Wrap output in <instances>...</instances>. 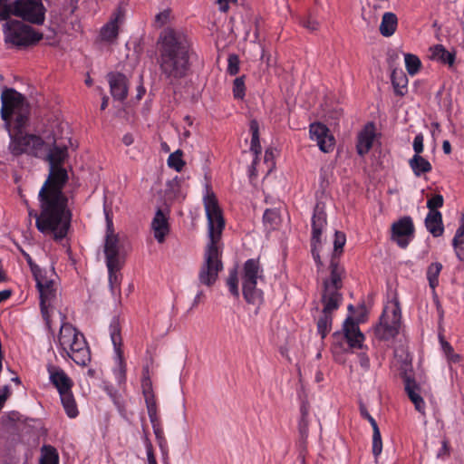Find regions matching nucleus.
<instances>
[{"label":"nucleus","instance_id":"nucleus-1","mask_svg":"<svg viewBox=\"0 0 464 464\" xmlns=\"http://www.w3.org/2000/svg\"><path fill=\"white\" fill-rule=\"evenodd\" d=\"M1 117L10 128L11 153L14 156L26 153L36 158H45L50 168L63 167L68 158L66 145L60 146L53 141L49 146L39 135L24 131L30 115V105L26 98L16 90L7 88L1 94Z\"/></svg>","mask_w":464,"mask_h":464},{"label":"nucleus","instance_id":"nucleus-36","mask_svg":"<svg viewBox=\"0 0 464 464\" xmlns=\"http://www.w3.org/2000/svg\"><path fill=\"white\" fill-rule=\"evenodd\" d=\"M40 464H59V455L56 449L51 445L43 446Z\"/></svg>","mask_w":464,"mask_h":464},{"label":"nucleus","instance_id":"nucleus-19","mask_svg":"<svg viewBox=\"0 0 464 464\" xmlns=\"http://www.w3.org/2000/svg\"><path fill=\"white\" fill-rule=\"evenodd\" d=\"M404 386L405 392L411 401L414 404L415 410L421 414H425L426 404L420 394V386L415 380L406 376L404 378Z\"/></svg>","mask_w":464,"mask_h":464},{"label":"nucleus","instance_id":"nucleus-52","mask_svg":"<svg viewBox=\"0 0 464 464\" xmlns=\"http://www.w3.org/2000/svg\"><path fill=\"white\" fill-rule=\"evenodd\" d=\"M144 443L147 452L148 464H158L154 454L152 443L147 435H145Z\"/></svg>","mask_w":464,"mask_h":464},{"label":"nucleus","instance_id":"nucleus-9","mask_svg":"<svg viewBox=\"0 0 464 464\" xmlns=\"http://www.w3.org/2000/svg\"><path fill=\"white\" fill-rule=\"evenodd\" d=\"M4 34L6 43L18 47L34 45L43 38V34L18 20L7 21L4 24Z\"/></svg>","mask_w":464,"mask_h":464},{"label":"nucleus","instance_id":"nucleus-47","mask_svg":"<svg viewBox=\"0 0 464 464\" xmlns=\"http://www.w3.org/2000/svg\"><path fill=\"white\" fill-rule=\"evenodd\" d=\"M49 273L51 275H53L54 269L52 268L51 270L47 271L45 269L38 267V271L34 270V272H32L36 283V287H42L43 283L50 279V276H48Z\"/></svg>","mask_w":464,"mask_h":464},{"label":"nucleus","instance_id":"nucleus-28","mask_svg":"<svg viewBox=\"0 0 464 464\" xmlns=\"http://www.w3.org/2000/svg\"><path fill=\"white\" fill-rule=\"evenodd\" d=\"M60 399L67 416L71 419L76 418L79 415V411L72 391L60 394Z\"/></svg>","mask_w":464,"mask_h":464},{"label":"nucleus","instance_id":"nucleus-21","mask_svg":"<svg viewBox=\"0 0 464 464\" xmlns=\"http://www.w3.org/2000/svg\"><path fill=\"white\" fill-rule=\"evenodd\" d=\"M326 213L324 210L318 206L314 208V214L312 217V237L311 240L314 242H321V236L324 229L327 219Z\"/></svg>","mask_w":464,"mask_h":464},{"label":"nucleus","instance_id":"nucleus-15","mask_svg":"<svg viewBox=\"0 0 464 464\" xmlns=\"http://www.w3.org/2000/svg\"><path fill=\"white\" fill-rule=\"evenodd\" d=\"M107 79L111 96L117 101H124L129 91L127 77L121 72H110Z\"/></svg>","mask_w":464,"mask_h":464},{"label":"nucleus","instance_id":"nucleus-35","mask_svg":"<svg viewBox=\"0 0 464 464\" xmlns=\"http://www.w3.org/2000/svg\"><path fill=\"white\" fill-rule=\"evenodd\" d=\"M345 243H346L345 234L341 231H336L334 234V254L331 258L330 266H332L333 261L335 260L337 265L339 266L343 267L339 264L338 256L343 252ZM329 269L331 270V266H329Z\"/></svg>","mask_w":464,"mask_h":464},{"label":"nucleus","instance_id":"nucleus-27","mask_svg":"<svg viewBox=\"0 0 464 464\" xmlns=\"http://www.w3.org/2000/svg\"><path fill=\"white\" fill-rule=\"evenodd\" d=\"M409 166L416 177H420L431 171L432 166L429 160L420 155H413L409 160Z\"/></svg>","mask_w":464,"mask_h":464},{"label":"nucleus","instance_id":"nucleus-34","mask_svg":"<svg viewBox=\"0 0 464 464\" xmlns=\"http://www.w3.org/2000/svg\"><path fill=\"white\" fill-rule=\"evenodd\" d=\"M442 264L440 262L431 263L426 272L427 280L431 289H435L439 285V276L442 270Z\"/></svg>","mask_w":464,"mask_h":464},{"label":"nucleus","instance_id":"nucleus-57","mask_svg":"<svg viewBox=\"0 0 464 464\" xmlns=\"http://www.w3.org/2000/svg\"><path fill=\"white\" fill-rule=\"evenodd\" d=\"M302 24L304 27L310 31H316L319 28V24L316 21L312 20L310 18L304 19L302 22Z\"/></svg>","mask_w":464,"mask_h":464},{"label":"nucleus","instance_id":"nucleus-41","mask_svg":"<svg viewBox=\"0 0 464 464\" xmlns=\"http://www.w3.org/2000/svg\"><path fill=\"white\" fill-rule=\"evenodd\" d=\"M227 285L228 290L232 295L238 298L239 297V288H238V276L237 271L236 269L230 270L228 277L227 279Z\"/></svg>","mask_w":464,"mask_h":464},{"label":"nucleus","instance_id":"nucleus-56","mask_svg":"<svg viewBox=\"0 0 464 464\" xmlns=\"http://www.w3.org/2000/svg\"><path fill=\"white\" fill-rule=\"evenodd\" d=\"M169 18V11L165 10L163 12L159 13L156 15L155 20H156V23H158L161 26L168 22Z\"/></svg>","mask_w":464,"mask_h":464},{"label":"nucleus","instance_id":"nucleus-58","mask_svg":"<svg viewBox=\"0 0 464 464\" xmlns=\"http://www.w3.org/2000/svg\"><path fill=\"white\" fill-rule=\"evenodd\" d=\"M237 0H217V4L219 5V10L223 13H227L229 10V5L231 3H237Z\"/></svg>","mask_w":464,"mask_h":464},{"label":"nucleus","instance_id":"nucleus-3","mask_svg":"<svg viewBox=\"0 0 464 464\" xmlns=\"http://www.w3.org/2000/svg\"><path fill=\"white\" fill-rule=\"evenodd\" d=\"M203 205L206 211L209 241L204 253V262L198 272L200 284L212 286L219 272L223 270L222 247L219 244L225 227V219L215 193L208 185L203 196Z\"/></svg>","mask_w":464,"mask_h":464},{"label":"nucleus","instance_id":"nucleus-62","mask_svg":"<svg viewBox=\"0 0 464 464\" xmlns=\"http://www.w3.org/2000/svg\"><path fill=\"white\" fill-rule=\"evenodd\" d=\"M12 295L11 290H3L0 291V304L5 300H7Z\"/></svg>","mask_w":464,"mask_h":464},{"label":"nucleus","instance_id":"nucleus-10","mask_svg":"<svg viewBox=\"0 0 464 464\" xmlns=\"http://www.w3.org/2000/svg\"><path fill=\"white\" fill-rule=\"evenodd\" d=\"M14 15L34 24H43L45 19V8L42 0H15Z\"/></svg>","mask_w":464,"mask_h":464},{"label":"nucleus","instance_id":"nucleus-42","mask_svg":"<svg viewBox=\"0 0 464 464\" xmlns=\"http://www.w3.org/2000/svg\"><path fill=\"white\" fill-rule=\"evenodd\" d=\"M440 343L448 361L453 363L459 362L460 356L454 353L453 347L450 345V343L445 341L441 336L440 337Z\"/></svg>","mask_w":464,"mask_h":464},{"label":"nucleus","instance_id":"nucleus-61","mask_svg":"<svg viewBox=\"0 0 464 464\" xmlns=\"http://www.w3.org/2000/svg\"><path fill=\"white\" fill-rule=\"evenodd\" d=\"M146 92V89L145 87L143 86L142 82L137 87V95H136V98L137 100H141L142 97L144 96Z\"/></svg>","mask_w":464,"mask_h":464},{"label":"nucleus","instance_id":"nucleus-7","mask_svg":"<svg viewBox=\"0 0 464 464\" xmlns=\"http://www.w3.org/2000/svg\"><path fill=\"white\" fill-rule=\"evenodd\" d=\"M264 268L260 258H249L244 264L241 271L242 294L246 303L259 304L263 301L264 293L257 288V281L263 280Z\"/></svg>","mask_w":464,"mask_h":464},{"label":"nucleus","instance_id":"nucleus-26","mask_svg":"<svg viewBox=\"0 0 464 464\" xmlns=\"http://www.w3.org/2000/svg\"><path fill=\"white\" fill-rule=\"evenodd\" d=\"M398 26V18L395 14L392 12H386L383 14L379 27L380 33L384 37L392 36Z\"/></svg>","mask_w":464,"mask_h":464},{"label":"nucleus","instance_id":"nucleus-11","mask_svg":"<svg viewBox=\"0 0 464 464\" xmlns=\"http://www.w3.org/2000/svg\"><path fill=\"white\" fill-rule=\"evenodd\" d=\"M334 343L339 342L341 338H344L352 349H362L365 340L364 334L361 332L358 323L353 317L348 316L343 324V334L335 332L333 334Z\"/></svg>","mask_w":464,"mask_h":464},{"label":"nucleus","instance_id":"nucleus-14","mask_svg":"<svg viewBox=\"0 0 464 464\" xmlns=\"http://www.w3.org/2000/svg\"><path fill=\"white\" fill-rule=\"evenodd\" d=\"M46 370L49 374V381L56 388L59 395L72 390L73 381L62 368L53 364H47Z\"/></svg>","mask_w":464,"mask_h":464},{"label":"nucleus","instance_id":"nucleus-54","mask_svg":"<svg viewBox=\"0 0 464 464\" xmlns=\"http://www.w3.org/2000/svg\"><path fill=\"white\" fill-rule=\"evenodd\" d=\"M423 135L421 133L417 134L414 137L412 147L415 151L414 155H420L424 150L423 146Z\"/></svg>","mask_w":464,"mask_h":464},{"label":"nucleus","instance_id":"nucleus-30","mask_svg":"<svg viewBox=\"0 0 464 464\" xmlns=\"http://www.w3.org/2000/svg\"><path fill=\"white\" fill-rule=\"evenodd\" d=\"M108 268V279L109 285L112 294H115L116 290L120 291L119 286L121 283V276L118 274L121 267V263L106 264Z\"/></svg>","mask_w":464,"mask_h":464},{"label":"nucleus","instance_id":"nucleus-60","mask_svg":"<svg viewBox=\"0 0 464 464\" xmlns=\"http://www.w3.org/2000/svg\"><path fill=\"white\" fill-rule=\"evenodd\" d=\"M8 388L5 387L4 390H0V410L4 407V404L7 399Z\"/></svg>","mask_w":464,"mask_h":464},{"label":"nucleus","instance_id":"nucleus-43","mask_svg":"<svg viewBox=\"0 0 464 464\" xmlns=\"http://www.w3.org/2000/svg\"><path fill=\"white\" fill-rule=\"evenodd\" d=\"M141 388L146 404H148L149 401H156V398L152 390V382L149 377H144L142 379Z\"/></svg>","mask_w":464,"mask_h":464},{"label":"nucleus","instance_id":"nucleus-53","mask_svg":"<svg viewBox=\"0 0 464 464\" xmlns=\"http://www.w3.org/2000/svg\"><path fill=\"white\" fill-rule=\"evenodd\" d=\"M359 411L362 418L367 420L370 422L372 428L378 426L375 419L368 412L366 406L362 402H361L359 405Z\"/></svg>","mask_w":464,"mask_h":464},{"label":"nucleus","instance_id":"nucleus-48","mask_svg":"<svg viewBox=\"0 0 464 464\" xmlns=\"http://www.w3.org/2000/svg\"><path fill=\"white\" fill-rule=\"evenodd\" d=\"M443 196L440 194H435L428 199L427 208H429V212H436L439 211V208L443 207Z\"/></svg>","mask_w":464,"mask_h":464},{"label":"nucleus","instance_id":"nucleus-2","mask_svg":"<svg viewBox=\"0 0 464 464\" xmlns=\"http://www.w3.org/2000/svg\"><path fill=\"white\" fill-rule=\"evenodd\" d=\"M67 181L68 173L63 167L50 168L38 194L41 211L29 212L35 218L37 229L43 234H52L54 241L65 238L71 227L72 212L63 192Z\"/></svg>","mask_w":464,"mask_h":464},{"label":"nucleus","instance_id":"nucleus-63","mask_svg":"<svg viewBox=\"0 0 464 464\" xmlns=\"http://www.w3.org/2000/svg\"><path fill=\"white\" fill-rule=\"evenodd\" d=\"M203 295H204L203 291L198 292V294L196 295V296L193 300L192 306H191L190 310L193 309L194 307H196L199 304L200 299Z\"/></svg>","mask_w":464,"mask_h":464},{"label":"nucleus","instance_id":"nucleus-40","mask_svg":"<svg viewBox=\"0 0 464 464\" xmlns=\"http://www.w3.org/2000/svg\"><path fill=\"white\" fill-rule=\"evenodd\" d=\"M372 451L376 459L381 455L382 451V440L379 426H375L372 428Z\"/></svg>","mask_w":464,"mask_h":464},{"label":"nucleus","instance_id":"nucleus-31","mask_svg":"<svg viewBox=\"0 0 464 464\" xmlns=\"http://www.w3.org/2000/svg\"><path fill=\"white\" fill-rule=\"evenodd\" d=\"M392 83L397 95L403 96L407 92L408 79L403 72L393 71Z\"/></svg>","mask_w":464,"mask_h":464},{"label":"nucleus","instance_id":"nucleus-49","mask_svg":"<svg viewBox=\"0 0 464 464\" xmlns=\"http://www.w3.org/2000/svg\"><path fill=\"white\" fill-rule=\"evenodd\" d=\"M239 58L237 54H229L227 58V72L230 75H236L239 72Z\"/></svg>","mask_w":464,"mask_h":464},{"label":"nucleus","instance_id":"nucleus-45","mask_svg":"<svg viewBox=\"0 0 464 464\" xmlns=\"http://www.w3.org/2000/svg\"><path fill=\"white\" fill-rule=\"evenodd\" d=\"M233 95L235 99L242 100L246 95L245 76L237 77L233 82Z\"/></svg>","mask_w":464,"mask_h":464},{"label":"nucleus","instance_id":"nucleus-25","mask_svg":"<svg viewBox=\"0 0 464 464\" xmlns=\"http://www.w3.org/2000/svg\"><path fill=\"white\" fill-rule=\"evenodd\" d=\"M430 58L443 64L452 66L455 63V53L449 52L442 44H436L430 48Z\"/></svg>","mask_w":464,"mask_h":464},{"label":"nucleus","instance_id":"nucleus-12","mask_svg":"<svg viewBox=\"0 0 464 464\" xmlns=\"http://www.w3.org/2000/svg\"><path fill=\"white\" fill-rule=\"evenodd\" d=\"M391 230L392 240L403 249L409 246L415 236V227L412 218L409 216L401 218L394 222L392 225Z\"/></svg>","mask_w":464,"mask_h":464},{"label":"nucleus","instance_id":"nucleus-22","mask_svg":"<svg viewBox=\"0 0 464 464\" xmlns=\"http://www.w3.org/2000/svg\"><path fill=\"white\" fill-rule=\"evenodd\" d=\"M154 230V237L159 243H163L169 231V226L167 217L161 209H158L151 223Z\"/></svg>","mask_w":464,"mask_h":464},{"label":"nucleus","instance_id":"nucleus-37","mask_svg":"<svg viewBox=\"0 0 464 464\" xmlns=\"http://www.w3.org/2000/svg\"><path fill=\"white\" fill-rule=\"evenodd\" d=\"M110 335L111 342L113 343V346L117 352H120V347L121 345V325L119 319L114 317L109 327Z\"/></svg>","mask_w":464,"mask_h":464},{"label":"nucleus","instance_id":"nucleus-6","mask_svg":"<svg viewBox=\"0 0 464 464\" xmlns=\"http://www.w3.org/2000/svg\"><path fill=\"white\" fill-rule=\"evenodd\" d=\"M60 354L64 359H72L80 366L91 362V351L84 335L72 324L63 322L58 335Z\"/></svg>","mask_w":464,"mask_h":464},{"label":"nucleus","instance_id":"nucleus-38","mask_svg":"<svg viewBox=\"0 0 464 464\" xmlns=\"http://www.w3.org/2000/svg\"><path fill=\"white\" fill-rule=\"evenodd\" d=\"M404 62L405 68L410 75L414 76L420 72L421 68V62L417 55L412 53H405Z\"/></svg>","mask_w":464,"mask_h":464},{"label":"nucleus","instance_id":"nucleus-8","mask_svg":"<svg viewBox=\"0 0 464 464\" xmlns=\"http://www.w3.org/2000/svg\"><path fill=\"white\" fill-rule=\"evenodd\" d=\"M401 310L397 298L391 305L386 306L380 317L379 324L374 327V336L379 341H390L398 334L401 327Z\"/></svg>","mask_w":464,"mask_h":464},{"label":"nucleus","instance_id":"nucleus-46","mask_svg":"<svg viewBox=\"0 0 464 464\" xmlns=\"http://www.w3.org/2000/svg\"><path fill=\"white\" fill-rule=\"evenodd\" d=\"M263 221L265 225H268L270 228H275L279 222L278 211L276 209L267 208L263 215Z\"/></svg>","mask_w":464,"mask_h":464},{"label":"nucleus","instance_id":"nucleus-23","mask_svg":"<svg viewBox=\"0 0 464 464\" xmlns=\"http://www.w3.org/2000/svg\"><path fill=\"white\" fill-rule=\"evenodd\" d=\"M40 294V309L43 319L44 320L46 325L50 328L51 320L50 314L48 312V308L50 306L51 301L55 298L56 289L54 286H50L49 288H44L38 290Z\"/></svg>","mask_w":464,"mask_h":464},{"label":"nucleus","instance_id":"nucleus-5","mask_svg":"<svg viewBox=\"0 0 464 464\" xmlns=\"http://www.w3.org/2000/svg\"><path fill=\"white\" fill-rule=\"evenodd\" d=\"M344 275V268L339 266L334 260L331 266V276L323 281L321 296L323 310L316 323L317 333L322 339H324L332 330L333 314L342 304L343 295L340 290L343 288Z\"/></svg>","mask_w":464,"mask_h":464},{"label":"nucleus","instance_id":"nucleus-51","mask_svg":"<svg viewBox=\"0 0 464 464\" xmlns=\"http://www.w3.org/2000/svg\"><path fill=\"white\" fill-rule=\"evenodd\" d=\"M320 244H321V242H314V240H311L312 256L319 269L323 266V262L320 257V250H319Z\"/></svg>","mask_w":464,"mask_h":464},{"label":"nucleus","instance_id":"nucleus-18","mask_svg":"<svg viewBox=\"0 0 464 464\" xmlns=\"http://www.w3.org/2000/svg\"><path fill=\"white\" fill-rule=\"evenodd\" d=\"M375 126L372 122H368L359 132L357 138L356 149L360 156L367 154L372 147L375 139Z\"/></svg>","mask_w":464,"mask_h":464},{"label":"nucleus","instance_id":"nucleus-33","mask_svg":"<svg viewBox=\"0 0 464 464\" xmlns=\"http://www.w3.org/2000/svg\"><path fill=\"white\" fill-rule=\"evenodd\" d=\"M249 130L251 132V151L257 157L261 153V145L259 141V124L257 121L252 120L249 124Z\"/></svg>","mask_w":464,"mask_h":464},{"label":"nucleus","instance_id":"nucleus-55","mask_svg":"<svg viewBox=\"0 0 464 464\" xmlns=\"http://www.w3.org/2000/svg\"><path fill=\"white\" fill-rule=\"evenodd\" d=\"M450 453V448L449 445L448 440H444L441 443V448L439 450L437 453V458L439 459H445L446 457H449Z\"/></svg>","mask_w":464,"mask_h":464},{"label":"nucleus","instance_id":"nucleus-59","mask_svg":"<svg viewBox=\"0 0 464 464\" xmlns=\"http://www.w3.org/2000/svg\"><path fill=\"white\" fill-rule=\"evenodd\" d=\"M23 256H24L31 272H34V270L38 271V267H40L38 265H36L31 256L25 252H23Z\"/></svg>","mask_w":464,"mask_h":464},{"label":"nucleus","instance_id":"nucleus-16","mask_svg":"<svg viewBox=\"0 0 464 464\" xmlns=\"http://www.w3.org/2000/svg\"><path fill=\"white\" fill-rule=\"evenodd\" d=\"M111 226V224L108 225L104 243V254L106 257V264L121 263L120 240L118 235L114 234Z\"/></svg>","mask_w":464,"mask_h":464},{"label":"nucleus","instance_id":"nucleus-17","mask_svg":"<svg viewBox=\"0 0 464 464\" xmlns=\"http://www.w3.org/2000/svg\"><path fill=\"white\" fill-rule=\"evenodd\" d=\"M123 10L121 7L117 8L111 20L101 29L100 36L102 41L111 42L118 36L119 24L123 21Z\"/></svg>","mask_w":464,"mask_h":464},{"label":"nucleus","instance_id":"nucleus-50","mask_svg":"<svg viewBox=\"0 0 464 464\" xmlns=\"http://www.w3.org/2000/svg\"><path fill=\"white\" fill-rule=\"evenodd\" d=\"M11 14H14V5L7 0H0V20H7Z\"/></svg>","mask_w":464,"mask_h":464},{"label":"nucleus","instance_id":"nucleus-13","mask_svg":"<svg viewBox=\"0 0 464 464\" xmlns=\"http://www.w3.org/2000/svg\"><path fill=\"white\" fill-rule=\"evenodd\" d=\"M310 139L315 141L321 151L329 153L334 150L335 140L326 125L313 122L309 125Z\"/></svg>","mask_w":464,"mask_h":464},{"label":"nucleus","instance_id":"nucleus-20","mask_svg":"<svg viewBox=\"0 0 464 464\" xmlns=\"http://www.w3.org/2000/svg\"><path fill=\"white\" fill-rule=\"evenodd\" d=\"M300 398V419L298 421V432L303 443L306 442L309 434V411L310 404L305 397Z\"/></svg>","mask_w":464,"mask_h":464},{"label":"nucleus","instance_id":"nucleus-29","mask_svg":"<svg viewBox=\"0 0 464 464\" xmlns=\"http://www.w3.org/2000/svg\"><path fill=\"white\" fill-rule=\"evenodd\" d=\"M153 429L158 446L160 450L163 464H169V444L164 435L163 427L157 426Z\"/></svg>","mask_w":464,"mask_h":464},{"label":"nucleus","instance_id":"nucleus-39","mask_svg":"<svg viewBox=\"0 0 464 464\" xmlns=\"http://www.w3.org/2000/svg\"><path fill=\"white\" fill-rule=\"evenodd\" d=\"M183 151L180 150H178L171 153L168 158V166L173 169H175L178 172H180L186 162L182 159Z\"/></svg>","mask_w":464,"mask_h":464},{"label":"nucleus","instance_id":"nucleus-32","mask_svg":"<svg viewBox=\"0 0 464 464\" xmlns=\"http://www.w3.org/2000/svg\"><path fill=\"white\" fill-rule=\"evenodd\" d=\"M457 257L464 262V222L459 227L452 240Z\"/></svg>","mask_w":464,"mask_h":464},{"label":"nucleus","instance_id":"nucleus-64","mask_svg":"<svg viewBox=\"0 0 464 464\" xmlns=\"http://www.w3.org/2000/svg\"><path fill=\"white\" fill-rule=\"evenodd\" d=\"M442 150L445 154H450L451 152V145L449 140H444L442 143Z\"/></svg>","mask_w":464,"mask_h":464},{"label":"nucleus","instance_id":"nucleus-44","mask_svg":"<svg viewBox=\"0 0 464 464\" xmlns=\"http://www.w3.org/2000/svg\"><path fill=\"white\" fill-rule=\"evenodd\" d=\"M148 415L150 418V420L151 422L152 428L161 426L160 419L158 415V408H157V402L156 401H149L148 404H146Z\"/></svg>","mask_w":464,"mask_h":464},{"label":"nucleus","instance_id":"nucleus-4","mask_svg":"<svg viewBox=\"0 0 464 464\" xmlns=\"http://www.w3.org/2000/svg\"><path fill=\"white\" fill-rule=\"evenodd\" d=\"M191 51V42L184 32L166 28L160 34L158 63L169 83L174 84L188 76Z\"/></svg>","mask_w":464,"mask_h":464},{"label":"nucleus","instance_id":"nucleus-24","mask_svg":"<svg viewBox=\"0 0 464 464\" xmlns=\"http://www.w3.org/2000/svg\"><path fill=\"white\" fill-rule=\"evenodd\" d=\"M424 223L427 230L434 237H438L443 235L444 226L441 212H428Z\"/></svg>","mask_w":464,"mask_h":464}]
</instances>
